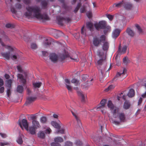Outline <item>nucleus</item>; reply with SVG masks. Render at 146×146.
Returning a JSON list of instances; mask_svg holds the SVG:
<instances>
[{
	"label": "nucleus",
	"mask_w": 146,
	"mask_h": 146,
	"mask_svg": "<svg viewBox=\"0 0 146 146\" xmlns=\"http://www.w3.org/2000/svg\"><path fill=\"white\" fill-rule=\"evenodd\" d=\"M88 77V76L87 75H83L82 76V80L84 81H85L87 78Z\"/></svg>",
	"instance_id": "57"
},
{
	"label": "nucleus",
	"mask_w": 146,
	"mask_h": 146,
	"mask_svg": "<svg viewBox=\"0 0 146 146\" xmlns=\"http://www.w3.org/2000/svg\"><path fill=\"white\" fill-rule=\"evenodd\" d=\"M58 114H54L53 115V117L54 118L58 119Z\"/></svg>",
	"instance_id": "61"
},
{
	"label": "nucleus",
	"mask_w": 146,
	"mask_h": 146,
	"mask_svg": "<svg viewBox=\"0 0 146 146\" xmlns=\"http://www.w3.org/2000/svg\"><path fill=\"white\" fill-rule=\"evenodd\" d=\"M124 7L127 9H130L132 7V5L129 3L127 2H124Z\"/></svg>",
	"instance_id": "29"
},
{
	"label": "nucleus",
	"mask_w": 146,
	"mask_h": 146,
	"mask_svg": "<svg viewBox=\"0 0 146 146\" xmlns=\"http://www.w3.org/2000/svg\"><path fill=\"white\" fill-rule=\"evenodd\" d=\"M21 0H14L13 1L12 0H5V3L8 6H11V10L13 13H15L17 10L21 9L22 5Z\"/></svg>",
	"instance_id": "4"
},
{
	"label": "nucleus",
	"mask_w": 146,
	"mask_h": 146,
	"mask_svg": "<svg viewBox=\"0 0 146 146\" xmlns=\"http://www.w3.org/2000/svg\"><path fill=\"white\" fill-rule=\"evenodd\" d=\"M106 26V22L105 21H100L98 23H96L94 25L95 27L97 30L103 29Z\"/></svg>",
	"instance_id": "7"
},
{
	"label": "nucleus",
	"mask_w": 146,
	"mask_h": 146,
	"mask_svg": "<svg viewBox=\"0 0 146 146\" xmlns=\"http://www.w3.org/2000/svg\"><path fill=\"white\" fill-rule=\"evenodd\" d=\"M86 15L88 18H90L92 16V13L90 11L88 12H87Z\"/></svg>",
	"instance_id": "56"
},
{
	"label": "nucleus",
	"mask_w": 146,
	"mask_h": 146,
	"mask_svg": "<svg viewBox=\"0 0 146 146\" xmlns=\"http://www.w3.org/2000/svg\"><path fill=\"white\" fill-rule=\"evenodd\" d=\"M17 77L18 78L20 79V81L21 83L23 84H25L26 83V80L25 77H24L22 74H18Z\"/></svg>",
	"instance_id": "20"
},
{
	"label": "nucleus",
	"mask_w": 146,
	"mask_h": 146,
	"mask_svg": "<svg viewBox=\"0 0 146 146\" xmlns=\"http://www.w3.org/2000/svg\"><path fill=\"white\" fill-rule=\"evenodd\" d=\"M71 111L74 117L76 120H77L79 125L80 126V125H81V123L79 119V117H78L77 111L74 110H72Z\"/></svg>",
	"instance_id": "15"
},
{
	"label": "nucleus",
	"mask_w": 146,
	"mask_h": 146,
	"mask_svg": "<svg viewBox=\"0 0 146 146\" xmlns=\"http://www.w3.org/2000/svg\"><path fill=\"white\" fill-rule=\"evenodd\" d=\"M26 10L24 15L29 18L35 17L40 20L47 19L48 18L47 15H41L40 9L38 6H27L26 8Z\"/></svg>",
	"instance_id": "3"
},
{
	"label": "nucleus",
	"mask_w": 146,
	"mask_h": 146,
	"mask_svg": "<svg viewBox=\"0 0 146 146\" xmlns=\"http://www.w3.org/2000/svg\"><path fill=\"white\" fill-rule=\"evenodd\" d=\"M41 83L39 82H34L33 83V87L35 88H39L41 86Z\"/></svg>",
	"instance_id": "34"
},
{
	"label": "nucleus",
	"mask_w": 146,
	"mask_h": 146,
	"mask_svg": "<svg viewBox=\"0 0 146 146\" xmlns=\"http://www.w3.org/2000/svg\"><path fill=\"white\" fill-rule=\"evenodd\" d=\"M123 63L126 64H127L129 62V61L128 60L127 58L126 57H125L123 59Z\"/></svg>",
	"instance_id": "47"
},
{
	"label": "nucleus",
	"mask_w": 146,
	"mask_h": 146,
	"mask_svg": "<svg viewBox=\"0 0 146 146\" xmlns=\"http://www.w3.org/2000/svg\"><path fill=\"white\" fill-rule=\"evenodd\" d=\"M5 27L8 28H11L14 27V25L11 23H8L5 25Z\"/></svg>",
	"instance_id": "44"
},
{
	"label": "nucleus",
	"mask_w": 146,
	"mask_h": 146,
	"mask_svg": "<svg viewBox=\"0 0 146 146\" xmlns=\"http://www.w3.org/2000/svg\"><path fill=\"white\" fill-rule=\"evenodd\" d=\"M104 29V33L106 34L108 32H109L111 30V27L109 26H106L103 29Z\"/></svg>",
	"instance_id": "27"
},
{
	"label": "nucleus",
	"mask_w": 146,
	"mask_h": 146,
	"mask_svg": "<svg viewBox=\"0 0 146 146\" xmlns=\"http://www.w3.org/2000/svg\"><path fill=\"white\" fill-rule=\"evenodd\" d=\"M28 118H30L33 120H36V116L33 115H31Z\"/></svg>",
	"instance_id": "51"
},
{
	"label": "nucleus",
	"mask_w": 146,
	"mask_h": 146,
	"mask_svg": "<svg viewBox=\"0 0 146 146\" xmlns=\"http://www.w3.org/2000/svg\"><path fill=\"white\" fill-rule=\"evenodd\" d=\"M74 58L71 57L70 58L73 60L74 61L78 62L79 61V59L78 58V56L77 54H75L74 55Z\"/></svg>",
	"instance_id": "39"
},
{
	"label": "nucleus",
	"mask_w": 146,
	"mask_h": 146,
	"mask_svg": "<svg viewBox=\"0 0 146 146\" xmlns=\"http://www.w3.org/2000/svg\"><path fill=\"white\" fill-rule=\"evenodd\" d=\"M23 137V136H19L18 137L17 139V141L19 144H21L23 142L22 140V137Z\"/></svg>",
	"instance_id": "35"
},
{
	"label": "nucleus",
	"mask_w": 146,
	"mask_h": 146,
	"mask_svg": "<svg viewBox=\"0 0 146 146\" xmlns=\"http://www.w3.org/2000/svg\"><path fill=\"white\" fill-rule=\"evenodd\" d=\"M121 30L119 29H114L112 32V36L114 38H116L119 35Z\"/></svg>",
	"instance_id": "14"
},
{
	"label": "nucleus",
	"mask_w": 146,
	"mask_h": 146,
	"mask_svg": "<svg viewBox=\"0 0 146 146\" xmlns=\"http://www.w3.org/2000/svg\"><path fill=\"white\" fill-rule=\"evenodd\" d=\"M51 39L50 38L46 39L45 41L44 45L47 46L51 44Z\"/></svg>",
	"instance_id": "32"
},
{
	"label": "nucleus",
	"mask_w": 146,
	"mask_h": 146,
	"mask_svg": "<svg viewBox=\"0 0 146 146\" xmlns=\"http://www.w3.org/2000/svg\"><path fill=\"white\" fill-rule=\"evenodd\" d=\"M135 26L136 29H137V31L139 33L141 32L142 30L138 25L136 24L135 25Z\"/></svg>",
	"instance_id": "45"
},
{
	"label": "nucleus",
	"mask_w": 146,
	"mask_h": 146,
	"mask_svg": "<svg viewBox=\"0 0 146 146\" xmlns=\"http://www.w3.org/2000/svg\"><path fill=\"white\" fill-rule=\"evenodd\" d=\"M22 1L25 4H28L30 3L29 0H23Z\"/></svg>",
	"instance_id": "60"
},
{
	"label": "nucleus",
	"mask_w": 146,
	"mask_h": 146,
	"mask_svg": "<svg viewBox=\"0 0 146 146\" xmlns=\"http://www.w3.org/2000/svg\"><path fill=\"white\" fill-rule=\"evenodd\" d=\"M38 137L41 138L43 139L44 138L45 134L44 132L42 131H40L38 134Z\"/></svg>",
	"instance_id": "33"
},
{
	"label": "nucleus",
	"mask_w": 146,
	"mask_h": 146,
	"mask_svg": "<svg viewBox=\"0 0 146 146\" xmlns=\"http://www.w3.org/2000/svg\"><path fill=\"white\" fill-rule=\"evenodd\" d=\"M107 106L112 114V118L110 119V121L115 125L119 124L125 120V116L123 113L119 112L118 108L114 106L111 100L108 101Z\"/></svg>",
	"instance_id": "2"
},
{
	"label": "nucleus",
	"mask_w": 146,
	"mask_h": 146,
	"mask_svg": "<svg viewBox=\"0 0 146 146\" xmlns=\"http://www.w3.org/2000/svg\"><path fill=\"white\" fill-rule=\"evenodd\" d=\"M55 143H51V146H60V145L58 142H61L63 141V139L61 137H57L54 139Z\"/></svg>",
	"instance_id": "12"
},
{
	"label": "nucleus",
	"mask_w": 146,
	"mask_h": 146,
	"mask_svg": "<svg viewBox=\"0 0 146 146\" xmlns=\"http://www.w3.org/2000/svg\"><path fill=\"white\" fill-rule=\"evenodd\" d=\"M12 82V80H7L6 81V86L7 89V93L8 97L11 94V87Z\"/></svg>",
	"instance_id": "10"
},
{
	"label": "nucleus",
	"mask_w": 146,
	"mask_h": 146,
	"mask_svg": "<svg viewBox=\"0 0 146 146\" xmlns=\"http://www.w3.org/2000/svg\"><path fill=\"white\" fill-rule=\"evenodd\" d=\"M86 26L91 31L93 30V26L92 23L91 22H89L87 23H86Z\"/></svg>",
	"instance_id": "31"
},
{
	"label": "nucleus",
	"mask_w": 146,
	"mask_h": 146,
	"mask_svg": "<svg viewBox=\"0 0 146 146\" xmlns=\"http://www.w3.org/2000/svg\"><path fill=\"white\" fill-rule=\"evenodd\" d=\"M40 121L41 123H44L46 121V119L45 117H42L40 119Z\"/></svg>",
	"instance_id": "40"
},
{
	"label": "nucleus",
	"mask_w": 146,
	"mask_h": 146,
	"mask_svg": "<svg viewBox=\"0 0 146 146\" xmlns=\"http://www.w3.org/2000/svg\"><path fill=\"white\" fill-rule=\"evenodd\" d=\"M106 104V100L105 99L102 100L100 104H98L97 106V109H102L105 108V105Z\"/></svg>",
	"instance_id": "17"
},
{
	"label": "nucleus",
	"mask_w": 146,
	"mask_h": 146,
	"mask_svg": "<svg viewBox=\"0 0 146 146\" xmlns=\"http://www.w3.org/2000/svg\"><path fill=\"white\" fill-rule=\"evenodd\" d=\"M126 70L124 68L122 70L117 73L116 76L114 78V80H116L117 79H119L120 80H122L127 76Z\"/></svg>",
	"instance_id": "6"
},
{
	"label": "nucleus",
	"mask_w": 146,
	"mask_h": 146,
	"mask_svg": "<svg viewBox=\"0 0 146 146\" xmlns=\"http://www.w3.org/2000/svg\"><path fill=\"white\" fill-rule=\"evenodd\" d=\"M1 45L10 51L13 50L15 48L14 47H13L10 46L5 45L2 41L1 39L0 38V46Z\"/></svg>",
	"instance_id": "18"
},
{
	"label": "nucleus",
	"mask_w": 146,
	"mask_h": 146,
	"mask_svg": "<svg viewBox=\"0 0 146 146\" xmlns=\"http://www.w3.org/2000/svg\"><path fill=\"white\" fill-rule=\"evenodd\" d=\"M126 33L129 35L131 36H133L135 35V33L130 28H128L126 31Z\"/></svg>",
	"instance_id": "24"
},
{
	"label": "nucleus",
	"mask_w": 146,
	"mask_h": 146,
	"mask_svg": "<svg viewBox=\"0 0 146 146\" xmlns=\"http://www.w3.org/2000/svg\"><path fill=\"white\" fill-rule=\"evenodd\" d=\"M102 46V50H99L97 52L98 56L100 59L98 61L97 68L101 71L103 76H105V73L106 72V62L105 60L106 58V52L108 50L109 46V44L108 41L106 38L105 41H104Z\"/></svg>",
	"instance_id": "1"
},
{
	"label": "nucleus",
	"mask_w": 146,
	"mask_h": 146,
	"mask_svg": "<svg viewBox=\"0 0 146 146\" xmlns=\"http://www.w3.org/2000/svg\"><path fill=\"white\" fill-rule=\"evenodd\" d=\"M81 33L82 35L84 37L86 35V33L85 30H84V27H82L81 30Z\"/></svg>",
	"instance_id": "46"
},
{
	"label": "nucleus",
	"mask_w": 146,
	"mask_h": 146,
	"mask_svg": "<svg viewBox=\"0 0 146 146\" xmlns=\"http://www.w3.org/2000/svg\"><path fill=\"white\" fill-rule=\"evenodd\" d=\"M19 125L21 128L23 129V127L26 129H27L28 127L29 124L27 120L25 119H23L21 122L19 121Z\"/></svg>",
	"instance_id": "9"
},
{
	"label": "nucleus",
	"mask_w": 146,
	"mask_h": 146,
	"mask_svg": "<svg viewBox=\"0 0 146 146\" xmlns=\"http://www.w3.org/2000/svg\"><path fill=\"white\" fill-rule=\"evenodd\" d=\"M130 106V104L129 102L127 101H125V102L124 105V107L125 109H128Z\"/></svg>",
	"instance_id": "36"
},
{
	"label": "nucleus",
	"mask_w": 146,
	"mask_h": 146,
	"mask_svg": "<svg viewBox=\"0 0 146 146\" xmlns=\"http://www.w3.org/2000/svg\"><path fill=\"white\" fill-rule=\"evenodd\" d=\"M106 40V36L102 35L98 37H94L93 40V44L96 46H98L101 44L102 42H104Z\"/></svg>",
	"instance_id": "5"
},
{
	"label": "nucleus",
	"mask_w": 146,
	"mask_h": 146,
	"mask_svg": "<svg viewBox=\"0 0 146 146\" xmlns=\"http://www.w3.org/2000/svg\"><path fill=\"white\" fill-rule=\"evenodd\" d=\"M80 11L81 13H84L85 12V8L84 7H82L80 9Z\"/></svg>",
	"instance_id": "62"
},
{
	"label": "nucleus",
	"mask_w": 146,
	"mask_h": 146,
	"mask_svg": "<svg viewBox=\"0 0 146 146\" xmlns=\"http://www.w3.org/2000/svg\"><path fill=\"white\" fill-rule=\"evenodd\" d=\"M51 131V130L50 128H47L45 130V133L47 134H49Z\"/></svg>",
	"instance_id": "54"
},
{
	"label": "nucleus",
	"mask_w": 146,
	"mask_h": 146,
	"mask_svg": "<svg viewBox=\"0 0 146 146\" xmlns=\"http://www.w3.org/2000/svg\"><path fill=\"white\" fill-rule=\"evenodd\" d=\"M2 56L7 60H9L11 57L10 52L3 53H1Z\"/></svg>",
	"instance_id": "25"
},
{
	"label": "nucleus",
	"mask_w": 146,
	"mask_h": 146,
	"mask_svg": "<svg viewBox=\"0 0 146 146\" xmlns=\"http://www.w3.org/2000/svg\"><path fill=\"white\" fill-rule=\"evenodd\" d=\"M76 145L78 146H80L82 144V142L79 140H77L76 143Z\"/></svg>",
	"instance_id": "55"
},
{
	"label": "nucleus",
	"mask_w": 146,
	"mask_h": 146,
	"mask_svg": "<svg viewBox=\"0 0 146 146\" xmlns=\"http://www.w3.org/2000/svg\"><path fill=\"white\" fill-rule=\"evenodd\" d=\"M36 129L32 126H30L27 128L26 130L32 135H35L36 133Z\"/></svg>",
	"instance_id": "19"
},
{
	"label": "nucleus",
	"mask_w": 146,
	"mask_h": 146,
	"mask_svg": "<svg viewBox=\"0 0 146 146\" xmlns=\"http://www.w3.org/2000/svg\"><path fill=\"white\" fill-rule=\"evenodd\" d=\"M23 89L22 86H18L17 88V91L19 93H21L23 92Z\"/></svg>",
	"instance_id": "37"
},
{
	"label": "nucleus",
	"mask_w": 146,
	"mask_h": 146,
	"mask_svg": "<svg viewBox=\"0 0 146 146\" xmlns=\"http://www.w3.org/2000/svg\"><path fill=\"white\" fill-rule=\"evenodd\" d=\"M49 57L50 60L54 62H56L58 59V56L54 53H50Z\"/></svg>",
	"instance_id": "13"
},
{
	"label": "nucleus",
	"mask_w": 146,
	"mask_h": 146,
	"mask_svg": "<svg viewBox=\"0 0 146 146\" xmlns=\"http://www.w3.org/2000/svg\"><path fill=\"white\" fill-rule=\"evenodd\" d=\"M71 82L74 84L75 86L79 85L80 84L79 80L75 78H73L71 81Z\"/></svg>",
	"instance_id": "30"
},
{
	"label": "nucleus",
	"mask_w": 146,
	"mask_h": 146,
	"mask_svg": "<svg viewBox=\"0 0 146 146\" xmlns=\"http://www.w3.org/2000/svg\"><path fill=\"white\" fill-rule=\"evenodd\" d=\"M31 48L33 49H35L37 48V46L35 43H32L31 44Z\"/></svg>",
	"instance_id": "48"
},
{
	"label": "nucleus",
	"mask_w": 146,
	"mask_h": 146,
	"mask_svg": "<svg viewBox=\"0 0 146 146\" xmlns=\"http://www.w3.org/2000/svg\"><path fill=\"white\" fill-rule=\"evenodd\" d=\"M0 135H1L2 137L3 138H5L7 137L6 135L5 134L0 133Z\"/></svg>",
	"instance_id": "64"
},
{
	"label": "nucleus",
	"mask_w": 146,
	"mask_h": 146,
	"mask_svg": "<svg viewBox=\"0 0 146 146\" xmlns=\"http://www.w3.org/2000/svg\"><path fill=\"white\" fill-rule=\"evenodd\" d=\"M17 68L18 70V71L21 73H22L23 72V70L22 66L20 65H19L17 66Z\"/></svg>",
	"instance_id": "41"
},
{
	"label": "nucleus",
	"mask_w": 146,
	"mask_h": 146,
	"mask_svg": "<svg viewBox=\"0 0 146 146\" xmlns=\"http://www.w3.org/2000/svg\"><path fill=\"white\" fill-rule=\"evenodd\" d=\"M135 95V92L134 90L132 89L129 90L128 93L127 94L128 96L129 97H132Z\"/></svg>",
	"instance_id": "26"
},
{
	"label": "nucleus",
	"mask_w": 146,
	"mask_h": 146,
	"mask_svg": "<svg viewBox=\"0 0 146 146\" xmlns=\"http://www.w3.org/2000/svg\"><path fill=\"white\" fill-rule=\"evenodd\" d=\"M10 58L13 60H15L17 58V55L15 54L13 55L12 56H11Z\"/></svg>",
	"instance_id": "58"
},
{
	"label": "nucleus",
	"mask_w": 146,
	"mask_h": 146,
	"mask_svg": "<svg viewBox=\"0 0 146 146\" xmlns=\"http://www.w3.org/2000/svg\"><path fill=\"white\" fill-rule=\"evenodd\" d=\"M4 88L3 87H1L0 88V93H2L4 91Z\"/></svg>",
	"instance_id": "63"
},
{
	"label": "nucleus",
	"mask_w": 146,
	"mask_h": 146,
	"mask_svg": "<svg viewBox=\"0 0 146 146\" xmlns=\"http://www.w3.org/2000/svg\"><path fill=\"white\" fill-rule=\"evenodd\" d=\"M80 3H78L77 7H76L75 8L74 10V11L75 12H76L79 9L80 7Z\"/></svg>",
	"instance_id": "53"
},
{
	"label": "nucleus",
	"mask_w": 146,
	"mask_h": 146,
	"mask_svg": "<svg viewBox=\"0 0 146 146\" xmlns=\"http://www.w3.org/2000/svg\"><path fill=\"white\" fill-rule=\"evenodd\" d=\"M72 142L70 141H67L65 142V146H72Z\"/></svg>",
	"instance_id": "50"
},
{
	"label": "nucleus",
	"mask_w": 146,
	"mask_h": 146,
	"mask_svg": "<svg viewBox=\"0 0 146 146\" xmlns=\"http://www.w3.org/2000/svg\"><path fill=\"white\" fill-rule=\"evenodd\" d=\"M32 123V127L36 129L39 128L40 127L39 122L36 120H33Z\"/></svg>",
	"instance_id": "21"
},
{
	"label": "nucleus",
	"mask_w": 146,
	"mask_h": 146,
	"mask_svg": "<svg viewBox=\"0 0 146 146\" xmlns=\"http://www.w3.org/2000/svg\"><path fill=\"white\" fill-rule=\"evenodd\" d=\"M8 143L7 142H0V145L1 146H4L5 145H7L8 144Z\"/></svg>",
	"instance_id": "59"
},
{
	"label": "nucleus",
	"mask_w": 146,
	"mask_h": 146,
	"mask_svg": "<svg viewBox=\"0 0 146 146\" xmlns=\"http://www.w3.org/2000/svg\"><path fill=\"white\" fill-rule=\"evenodd\" d=\"M65 84L66 87L68 89L69 92H72L73 90L72 86L70 85V82L69 80L66 78L64 80Z\"/></svg>",
	"instance_id": "11"
},
{
	"label": "nucleus",
	"mask_w": 146,
	"mask_h": 146,
	"mask_svg": "<svg viewBox=\"0 0 146 146\" xmlns=\"http://www.w3.org/2000/svg\"><path fill=\"white\" fill-rule=\"evenodd\" d=\"M74 88L76 91L78 96L81 98L82 102H85L86 98V95L84 94L78 88L74 87Z\"/></svg>",
	"instance_id": "8"
},
{
	"label": "nucleus",
	"mask_w": 146,
	"mask_h": 146,
	"mask_svg": "<svg viewBox=\"0 0 146 146\" xmlns=\"http://www.w3.org/2000/svg\"><path fill=\"white\" fill-rule=\"evenodd\" d=\"M35 99V97H28L27 99L26 104H28L34 101Z\"/></svg>",
	"instance_id": "28"
},
{
	"label": "nucleus",
	"mask_w": 146,
	"mask_h": 146,
	"mask_svg": "<svg viewBox=\"0 0 146 146\" xmlns=\"http://www.w3.org/2000/svg\"><path fill=\"white\" fill-rule=\"evenodd\" d=\"M59 121L58 123H57L56 122L53 121L51 122V125L55 128L59 129L60 128L62 124Z\"/></svg>",
	"instance_id": "16"
},
{
	"label": "nucleus",
	"mask_w": 146,
	"mask_h": 146,
	"mask_svg": "<svg viewBox=\"0 0 146 146\" xmlns=\"http://www.w3.org/2000/svg\"><path fill=\"white\" fill-rule=\"evenodd\" d=\"M115 86L113 85H110L106 89L104 90L106 92H107L109 90H111L113 88H114Z\"/></svg>",
	"instance_id": "38"
},
{
	"label": "nucleus",
	"mask_w": 146,
	"mask_h": 146,
	"mask_svg": "<svg viewBox=\"0 0 146 146\" xmlns=\"http://www.w3.org/2000/svg\"><path fill=\"white\" fill-rule=\"evenodd\" d=\"M124 1H122L118 3H115L113 5V7H115V9L120 7L121 6L124 5Z\"/></svg>",
	"instance_id": "23"
},
{
	"label": "nucleus",
	"mask_w": 146,
	"mask_h": 146,
	"mask_svg": "<svg viewBox=\"0 0 146 146\" xmlns=\"http://www.w3.org/2000/svg\"><path fill=\"white\" fill-rule=\"evenodd\" d=\"M64 129H61L59 130L58 131V132H56L57 133H60L62 134L64 133Z\"/></svg>",
	"instance_id": "52"
},
{
	"label": "nucleus",
	"mask_w": 146,
	"mask_h": 146,
	"mask_svg": "<svg viewBox=\"0 0 146 146\" xmlns=\"http://www.w3.org/2000/svg\"><path fill=\"white\" fill-rule=\"evenodd\" d=\"M123 94V93H121V94H120V96H118L117 97V99L119 100H120V99L121 98H122L124 100H125V99H126V96H125V95H123L122 96V97L121 96V95Z\"/></svg>",
	"instance_id": "43"
},
{
	"label": "nucleus",
	"mask_w": 146,
	"mask_h": 146,
	"mask_svg": "<svg viewBox=\"0 0 146 146\" xmlns=\"http://www.w3.org/2000/svg\"><path fill=\"white\" fill-rule=\"evenodd\" d=\"M127 48V46H126L124 45L123 47L121 48V45H120L119 47L118 51L119 53L121 54H124Z\"/></svg>",
	"instance_id": "22"
},
{
	"label": "nucleus",
	"mask_w": 146,
	"mask_h": 146,
	"mask_svg": "<svg viewBox=\"0 0 146 146\" xmlns=\"http://www.w3.org/2000/svg\"><path fill=\"white\" fill-rule=\"evenodd\" d=\"M106 17L109 19V20H112L113 17L114 16L109 14H106Z\"/></svg>",
	"instance_id": "49"
},
{
	"label": "nucleus",
	"mask_w": 146,
	"mask_h": 146,
	"mask_svg": "<svg viewBox=\"0 0 146 146\" xmlns=\"http://www.w3.org/2000/svg\"><path fill=\"white\" fill-rule=\"evenodd\" d=\"M141 83V84L144 86L146 88V78H144Z\"/></svg>",
	"instance_id": "42"
}]
</instances>
